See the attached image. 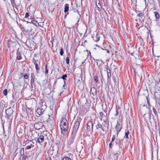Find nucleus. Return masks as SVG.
Returning a JSON list of instances; mask_svg holds the SVG:
<instances>
[{
  "label": "nucleus",
  "instance_id": "1",
  "mask_svg": "<svg viewBox=\"0 0 160 160\" xmlns=\"http://www.w3.org/2000/svg\"><path fill=\"white\" fill-rule=\"evenodd\" d=\"M149 110V119H150L151 117V115L152 114L151 113L152 111L150 110V109L148 108L147 106H142V107L140 108V111L142 112V113H143L144 114V115H145L146 114V112L147 111Z\"/></svg>",
  "mask_w": 160,
  "mask_h": 160
},
{
  "label": "nucleus",
  "instance_id": "2",
  "mask_svg": "<svg viewBox=\"0 0 160 160\" xmlns=\"http://www.w3.org/2000/svg\"><path fill=\"white\" fill-rule=\"evenodd\" d=\"M28 24L29 23V24H27L25 25V28L24 29V31L26 32H31L32 29L31 27V22H29L28 21H26Z\"/></svg>",
  "mask_w": 160,
  "mask_h": 160
},
{
  "label": "nucleus",
  "instance_id": "3",
  "mask_svg": "<svg viewBox=\"0 0 160 160\" xmlns=\"http://www.w3.org/2000/svg\"><path fill=\"white\" fill-rule=\"evenodd\" d=\"M30 83L31 85L32 88L33 86H35L34 83L35 81L37 79V78L36 77L35 75L33 73H31L30 74Z\"/></svg>",
  "mask_w": 160,
  "mask_h": 160
},
{
  "label": "nucleus",
  "instance_id": "4",
  "mask_svg": "<svg viewBox=\"0 0 160 160\" xmlns=\"http://www.w3.org/2000/svg\"><path fill=\"white\" fill-rule=\"evenodd\" d=\"M80 120H78L75 122L73 128L72 132L77 133L80 125Z\"/></svg>",
  "mask_w": 160,
  "mask_h": 160
},
{
  "label": "nucleus",
  "instance_id": "5",
  "mask_svg": "<svg viewBox=\"0 0 160 160\" xmlns=\"http://www.w3.org/2000/svg\"><path fill=\"white\" fill-rule=\"evenodd\" d=\"M13 111L10 107L6 110V114L7 118H9L13 113Z\"/></svg>",
  "mask_w": 160,
  "mask_h": 160
},
{
  "label": "nucleus",
  "instance_id": "6",
  "mask_svg": "<svg viewBox=\"0 0 160 160\" xmlns=\"http://www.w3.org/2000/svg\"><path fill=\"white\" fill-rule=\"evenodd\" d=\"M87 130L90 132L93 131V125L92 122L91 121H89L87 124Z\"/></svg>",
  "mask_w": 160,
  "mask_h": 160
},
{
  "label": "nucleus",
  "instance_id": "7",
  "mask_svg": "<svg viewBox=\"0 0 160 160\" xmlns=\"http://www.w3.org/2000/svg\"><path fill=\"white\" fill-rule=\"evenodd\" d=\"M43 126V123L42 122H39L34 124V127L35 129L39 130Z\"/></svg>",
  "mask_w": 160,
  "mask_h": 160
},
{
  "label": "nucleus",
  "instance_id": "8",
  "mask_svg": "<svg viewBox=\"0 0 160 160\" xmlns=\"http://www.w3.org/2000/svg\"><path fill=\"white\" fill-rule=\"evenodd\" d=\"M76 133H77L76 132H72L69 141L70 144H72L76 136Z\"/></svg>",
  "mask_w": 160,
  "mask_h": 160
},
{
  "label": "nucleus",
  "instance_id": "9",
  "mask_svg": "<svg viewBox=\"0 0 160 160\" xmlns=\"http://www.w3.org/2000/svg\"><path fill=\"white\" fill-rule=\"evenodd\" d=\"M27 146L26 147L25 150L26 149H30L34 147V143L33 142L30 141L26 143Z\"/></svg>",
  "mask_w": 160,
  "mask_h": 160
},
{
  "label": "nucleus",
  "instance_id": "10",
  "mask_svg": "<svg viewBox=\"0 0 160 160\" xmlns=\"http://www.w3.org/2000/svg\"><path fill=\"white\" fill-rule=\"evenodd\" d=\"M62 120L61 121L60 126H62L63 127L66 126L68 127L67 120L65 118H62Z\"/></svg>",
  "mask_w": 160,
  "mask_h": 160
},
{
  "label": "nucleus",
  "instance_id": "11",
  "mask_svg": "<svg viewBox=\"0 0 160 160\" xmlns=\"http://www.w3.org/2000/svg\"><path fill=\"white\" fill-rule=\"evenodd\" d=\"M97 129L101 128L103 131H106L107 130L106 127L104 125H102L99 123L96 126Z\"/></svg>",
  "mask_w": 160,
  "mask_h": 160
},
{
  "label": "nucleus",
  "instance_id": "12",
  "mask_svg": "<svg viewBox=\"0 0 160 160\" xmlns=\"http://www.w3.org/2000/svg\"><path fill=\"white\" fill-rule=\"evenodd\" d=\"M120 123H119L118 121L115 128L117 131V132L116 133V134H117V136H118V132L121 131V128H120Z\"/></svg>",
  "mask_w": 160,
  "mask_h": 160
},
{
  "label": "nucleus",
  "instance_id": "13",
  "mask_svg": "<svg viewBox=\"0 0 160 160\" xmlns=\"http://www.w3.org/2000/svg\"><path fill=\"white\" fill-rule=\"evenodd\" d=\"M60 127L61 133L63 134H65L67 131L68 127H63L62 126H60Z\"/></svg>",
  "mask_w": 160,
  "mask_h": 160
},
{
  "label": "nucleus",
  "instance_id": "14",
  "mask_svg": "<svg viewBox=\"0 0 160 160\" xmlns=\"http://www.w3.org/2000/svg\"><path fill=\"white\" fill-rule=\"evenodd\" d=\"M90 92L93 96H95L97 94V90L95 87H93L91 88Z\"/></svg>",
  "mask_w": 160,
  "mask_h": 160
},
{
  "label": "nucleus",
  "instance_id": "15",
  "mask_svg": "<svg viewBox=\"0 0 160 160\" xmlns=\"http://www.w3.org/2000/svg\"><path fill=\"white\" fill-rule=\"evenodd\" d=\"M44 137L42 134H41L38 139V141L39 143H42L44 142Z\"/></svg>",
  "mask_w": 160,
  "mask_h": 160
},
{
  "label": "nucleus",
  "instance_id": "16",
  "mask_svg": "<svg viewBox=\"0 0 160 160\" xmlns=\"http://www.w3.org/2000/svg\"><path fill=\"white\" fill-rule=\"evenodd\" d=\"M44 111V110L42 109H41L40 108H38L37 109L36 112L38 114L39 116L43 113Z\"/></svg>",
  "mask_w": 160,
  "mask_h": 160
},
{
  "label": "nucleus",
  "instance_id": "17",
  "mask_svg": "<svg viewBox=\"0 0 160 160\" xmlns=\"http://www.w3.org/2000/svg\"><path fill=\"white\" fill-rule=\"evenodd\" d=\"M31 23H32L37 27L39 25L38 22L37 21L35 20L34 18L32 19L31 22Z\"/></svg>",
  "mask_w": 160,
  "mask_h": 160
},
{
  "label": "nucleus",
  "instance_id": "18",
  "mask_svg": "<svg viewBox=\"0 0 160 160\" xmlns=\"http://www.w3.org/2000/svg\"><path fill=\"white\" fill-rule=\"evenodd\" d=\"M129 133V132L128 131H125V135L124 136V138H125L126 140L128 141L129 139V138L128 137V135Z\"/></svg>",
  "mask_w": 160,
  "mask_h": 160
},
{
  "label": "nucleus",
  "instance_id": "19",
  "mask_svg": "<svg viewBox=\"0 0 160 160\" xmlns=\"http://www.w3.org/2000/svg\"><path fill=\"white\" fill-rule=\"evenodd\" d=\"M116 145L119 147V151L122 150V148H121V144L120 142L119 141H116Z\"/></svg>",
  "mask_w": 160,
  "mask_h": 160
},
{
  "label": "nucleus",
  "instance_id": "20",
  "mask_svg": "<svg viewBox=\"0 0 160 160\" xmlns=\"http://www.w3.org/2000/svg\"><path fill=\"white\" fill-rule=\"evenodd\" d=\"M154 15L155 17L157 19L156 21H157L160 18V16L158 12H154Z\"/></svg>",
  "mask_w": 160,
  "mask_h": 160
},
{
  "label": "nucleus",
  "instance_id": "21",
  "mask_svg": "<svg viewBox=\"0 0 160 160\" xmlns=\"http://www.w3.org/2000/svg\"><path fill=\"white\" fill-rule=\"evenodd\" d=\"M69 5L68 4H66L65 5L64 12H66L68 11L69 10Z\"/></svg>",
  "mask_w": 160,
  "mask_h": 160
},
{
  "label": "nucleus",
  "instance_id": "22",
  "mask_svg": "<svg viewBox=\"0 0 160 160\" xmlns=\"http://www.w3.org/2000/svg\"><path fill=\"white\" fill-rule=\"evenodd\" d=\"M106 70L108 75V79H109L111 77V71L110 69H108V68H107Z\"/></svg>",
  "mask_w": 160,
  "mask_h": 160
},
{
  "label": "nucleus",
  "instance_id": "23",
  "mask_svg": "<svg viewBox=\"0 0 160 160\" xmlns=\"http://www.w3.org/2000/svg\"><path fill=\"white\" fill-rule=\"evenodd\" d=\"M96 6L98 8V10L100 12L101 11V6L100 3L99 2L98 4V5L96 4Z\"/></svg>",
  "mask_w": 160,
  "mask_h": 160
},
{
  "label": "nucleus",
  "instance_id": "24",
  "mask_svg": "<svg viewBox=\"0 0 160 160\" xmlns=\"http://www.w3.org/2000/svg\"><path fill=\"white\" fill-rule=\"evenodd\" d=\"M24 149L23 148H22L20 149V154L21 156H22L24 154Z\"/></svg>",
  "mask_w": 160,
  "mask_h": 160
},
{
  "label": "nucleus",
  "instance_id": "25",
  "mask_svg": "<svg viewBox=\"0 0 160 160\" xmlns=\"http://www.w3.org/2000/svg\"><path fill=\"white\" fill-rule=\"evenodd\" d=\"M17 59L18 60H20L22 58L21 54L20 53L18 52L17 53Z\"/></svg>",
  "mask_w": 160,
  "mask_h": 160
},
{
  "label": "nucleus",
  "instance_id": "26",
  "mask_svg": "<svg viewBox=\"0 0 160 160\" xmlns=\"http://www.w3.org/2000/svg\"><path fill=\"white\" fill-rule=\"evenodd\" d=\"M96 42H98L99 40V36L98 34H96V38L94 39Z\"/></svg>",
  "mask_w": 160,
  "mask_h": 160
},
{
  "label": "nucleus",
  "instance_id": "27",
  "mask_svg": "<svg viewBox=\"0 0 160 160\" xmlns=\"http://www.w3.org/2000/svg\"><path fill=\"white\" fill-rule=\"evenodd\" d=\"M35 65V68L37 70V72H38L40 70V68L38 67V64H36V65Z\"/></svg>",
  "mask_w": 160,
  "mask_h": 160
},
{
  "label": "nucleus",
  "instance_id": "28",
  "mask_svg": "<svg viewBox=\"0 0 160 160\" xmlns=\"http://www.w3.org/2000/svg\"><path fill=\"white\" fill-rule=\"evenodd\" d=\"M24 78L26 79H28L29 77V75L28 73H26L24 75Z\"/></svg>",
  "mask_w": 160,
  "mask_h": 160
},
{
  "label": "nucleus",
  "instance_id": "29",
  "mask_svg": "<svg viewBox=\"0 0 160 160\" xmlns=\"http://www.w3.org/2000/svg\"><path fill=\"white\" fill-rule=\"evenodd\" d=\"M66 63H67V64H69V57H67L66 58Z\"/></svg>",
  "mask_w": 160,
  "mask_h": 160
},
{
  "label": "nucleus",
  "instance_id": "30",
  "mask_svg": "<svg viewBox=\"0 0 160 160\" xmlns=\"http://www.w3.org/2000/svg\"><path fill=\"white\" fill-rule=\"evenodd\" d=\"M48 70L47 68V65H46V67H45V74H48Z\"/></svg>",
  "mask_w": 160,
  "mask_h": 160
},
{
  "label": "nucleus",
  "instance_id": "31",
  "mask_svg": "<svg viewBox=\"0 0 160 160\" xmlns=\"http://www.w3.org/2000/svg\"><path fill=\"white\" fill-rule=\"evenodd\" d=\"M153 111L154 113L155 114V115L156 116H157V111H156V110L155 109V108H153Z\"/></svg>",
  "mask_w": 160,
  "mask_h": 160
},
{
  "label": "nucleus",
  "instance_id": "32",
  "mask_svg": "<svg viewBox=\"0 0 160 160\" xmlns=\"http://www.w3.org/2000/svg\"><path fill=\"white\" fill-rule=\"evenodd\" d=\"M7 93H8L7 90V89H5L3 92V94L4 95L6 96V95H7Z\"/></svg>",
  "mask_w": 160,
  "mask_h": 160
},
{
  "label": "nucleus",
  "instance_id": "33",
  "mask_svg": "<svg viewBox=\"0 0 160 160\" xmlns=\"http://www.w3.org/2000/svg\"><path fill=\"white\" fill-rule=\"evenodd\" d=\"M67 74H64V75H63L62 78H61L62 79H63L64 80H65V78H67Z\"/></svg>",
  "mask_w": 160,
  "mask_h": 160
},
{
  "label": "nucleus",
  "instance_id": "34",
  "mask_svg": "<svg viewBox=\"0 0 160 160\" xmlns=\"http://www.w3.org/2000/svg\"><path fill=\"white\" fill-rule=\"evenodd\" d=\"M62 160H71V159L68 157H64L63 158Z\"/></svg>",
  "mask_w": 160,
  "mask_h": 160
},
{
  "label": "nucleus",
  "instance_id": "35",
  "mask_svg": "<svg viewBox=\"0 0 160 160\" xmlns=\"http://www.w3.org/2000/svg\"><path fill=\"white\" fill-rule=\"evenodd\" d=\"M63 54V49L62 48L60 49V54L62 56Z\"/></svg>",
  "mask_w": 160,
  "mask_h": 160
},
{
  "label": "nucleus",
  "instance_id": "36",
  "mask_svg": "<svg viewBox=\"0 0 160 160\" xmlns=\"http://www.w3.org/2000/svg\"><path fill=\"white\" fill-rule=\"evenodd\" d=\"M144 15V14L143 13L140 12L138 14V16L141 17H142V16H143Z\"/></svg>",
  "mask_w": 160,
  "mask_h": 160
},
{
  "label": "nucleus",
  "instance_id": "37",
  "mask_svg": "<svg viewBox=\"0 0 160 160\" xmlns=\"http://www.w3.org/2000/svg\"><path fill=\"white\" fill-rule=\"evenodd\" d=\"M94 79L95 81L97 83L98 81V78L97 76H94Z\"/></svg>",
  "mask_w": 160,
  "mask_h": 160
},
{
  "label": "nucleus",
  "instance_id": "38",
  "mask_svg": "<svg viewBox=\"0 0 160 160\" xmlns=\"http://www.w3.org/2000/svg\"><path fill=\"white\" fill-rule=\"evenodd\" d=\"M20 28L22 30H23L24 31V29L25 28V27H24L23 25L22 24L20 25Z\"/></svg>",
  "mask_w": 160,
  "mask_h": 160
},
{
  "label": "nucleus",
  "instance_id": "39",
  "mask_svg": "<svg viewBox=\"0 0 160 160\" xmlns=\"http://www.w3.org/2000/svg\"><path fill=\"white\" fill-rule=\"evenodd\" d=\"M48 116H49V118L47 120V122L50 123V122L51 121V120L50 119V116L49 115H48Z\"/></svg>",
  "mask_w": 160,
  "mask_h": 160
},
{
  "label": "nucleus",
  "instance_id": "40",
  "mask_svg": "<svg viewBox=\"0 0 160 160\" xmlns=\"http://www.w3.org/2000/svg\"><path fill=\"white\" fill-rule=\"evenodd\" d=\"M115 135H113V136L112 138V141H111V142H113L115 140Z\"/></svg>",
  "mask_w": 160,
  "mask_h": 160
},
{
  "label": "nucleus",
  "instance_id": "41",
  "mask_svg": "<svg viewBox=\"0 0 160 160\" xmlns=\"http://www.w3.org/2000/svg\"><path fill=\"white\" fill-rule=\"evenodd\" d=\"M29 16V13L27 12L25 13V18H28Z\"/></svg>",
  "mask_w": 160,
  "mask_h": 160
},
{
  "label": "nucleus",
  "instance_id": "42",
  "mask_svg": "<svg viewBox=\"0 0 160 160\" xmlns=\"http://www.w3.org/2000/svg\"><path fill=\"white\" fill-rule=\"evenodd\" d=\"M32 60L33 62L34 63L35 65H36V64H37V61L34 58H33Z\"/></svg>",
  "mask_w": 160,
  "mask_h": 160
},
{
  "label": "nucleus",
  "instance_id": "43",
  "mask_svg": "<svg viewBox=\"0 0 160 160\" xmlns=\"http://www.w3.org/2000/svg\"><path fill=\"white\" fill-rule=\"evenodd\" d=\"M112 142H110L109 144V146L110 148H112Z\"/></svg>",
  "mask_w": 160,
  "mask_h": 160
},
{
  "label": "nucleus",
  "instance_id": "44",
  "mask_svg": "<svg viewBox=\"0 0 160 160\" xmlns=\"http://www.w3.org/2000/svg\"><path fill=\"white\" fill-rule=\"evenodd\" d=\"M27 157L26 156H24L23 157V158H22V159H23V160H25L26 159V157Z\"/></svg>",
  "mask_w": 160,
  "mask_h": 160
},
{
  "label": "nucleus",
  "instance_id": "45",
  "mask_svg": "<svg viewBox=\"0 0 160 160\" xmlns=\"http://www.w3.org/2000/svg\"><path fill=\"white\" fill-rule=\"evenodd\" d=\"M100 116H102L103 115V113L102 112H101L100 113Z\"/></svg>",
  "mask_w": 160,
  "mask_h": 160
},
{
  "label": "nucleus",
  "instance_id": "46",
  "mask_svg": "<svg viewBox=\"0 0 160 160\" xmlns=\"http://www.w3.org/2000/svg\"><path fill=\"white\" fill-rule=\"evenodd\" d=\"M46 160H52L50 158H47L46 159Z\"/></svg>",
  "mask_w": 160,
  "mask_h": 160
},
{
  "label": "nucleus",
  "instance_id": "47",
  "mask_svg": "<svg viewBox=\"0 0 160 160\" xmlns=\"http://www.w3.org/2000/svg\"><path fill=\"white\" fill-rule=\"evenodd\" d=\"M104 122L105 123V124H107V121H106V120H105L104 121Z\"/></svg>",
  "mask_w": 160,
  "mask_h": 160
},
{
  "label": "nucleus",
  "instance_id": "48",
  "mask_svg": "<svg viewBox=\"0 0 160 160\" xmlns=\"http://www.w3.org/2000/svg\"><path fill=\"white\" fill-rule=\"evenodd\" d=\"M88 53L87 55V58H86V59L85 60V61L86 60L87 58L88 57Z\"/></svg>",
  "mask_w": 160,
  "mask_h": 160
},
{
  "label": "nucleus",
  "instance_id": "49",
  "mask_svg": "<svg viewBox=\"0 0 160 160\" xmlns=\"http://www.w3.org/2000/svg\"><path fill=\"white\" fill-rule=\"evenodd\" d=\"M147 101H148V103H149L148 100V98L147 97Z\"/></svg>",
  "mask_w": 160,
  "mask_h": 160
},
{
  "label": "nucleus",
  "instance_id": "50",
  "mask_svg": "<svg viewBox=\"0 0 160 160\" xmlns=\"http://www.w3.org/2000/svg\"><path fill=\"white\" fill-rule=\"evenodd\" d=\"M100 61L101 62V63L102 62V60H100Z\"/></svg>",
  "mask_w": 160,
  "mask_h": 160
},
{
  "label": "nucleus",
  "instance_id": "51",
  "mask_svg": "<svg viewBox=\"0 0 160 160\" xmlns=\"http://www.w3.org/2000/svg\"><path fill=\"white\" fill-rule=\"evenodd\" d=\"M96 61H99V60L98 59H96L95 60Z\"/></svg>",
  "mask_w": 160,
  "mask_h": 160
},
{
  "label": "nucleus",
  "instance_id": "52",
  "mask_svg": "<svg viewBox=\"0 0 160 160\" xmlns=\"http://www.w3.org/2000/svg\"><path fill=\"white\" fill-rule=\"evenodd\" d=\"M3 131H4V127H3Z\"/></svg>",
  "mask_w": 160,
  "mask_h": 160
},
{
  "label": "nucleus",
  "instance_id": "53",
  "mask_svg": "<svg viewBox=\"0 0 160 160\" xmlns=\"http://www.w3.org/2000/svg\"><path fill=\"white\" fill-rule=\"evenodd\" d=\"M89 53L91 54V52H90V51H89Z\"/></svg>",
  "mask_w": 160,
  "mask_h": 160
},
{
  "label": "nucleus",
  "instance_id": "54",
  "mask_svg": "<svg viewBox=\"0 0 160 160\" xmlns=\"http://www.w3.org/2000/svg\"><path fill=\"white\" fill-rule=\"evenodd\" d=\"M64 86H65V85H64L63 86V87H64Z\"/></svg>",
  "mask_w": 160,
  "mask_h": 160
},
{
  "label": "nucleus",
  "instance_id": "55",
  "mask_svg": "<svg viewBox=\"0 0 160 160\" xmlns=\"http://www.w3.org/2000/svg\"><path fill=\"white\" fill-rule=\"evenodd\" d=\"M39 82H37V83H38Z\"/></svg>",
  "mask_w": 160,
  "mask_h": 160
},
{
  "label": "nucleus",
  "instance_id": "56",
  "mask_svg": "<svg viewBox=\"0 0 160 160\" xmlns=\"http://www.w3.org/2000/svg\"><path fill=\"white\" fill-rule=\"evenodd\" d=\"M103 0V1H104V0Z\"/></svg>",
  "mask_w": 160,
  "mask_h": 160
}]
</instances>
